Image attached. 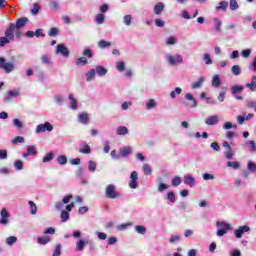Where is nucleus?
<instances>
[{"label":"nucleus","instance_id":"obj_1","mask_svg":"<svg viewBox=\"0 0 256 256\" xmlns=\"http://www.w3.org/2000/svg\"><path fill=\"white\" fill-rule=\"evenodd\" d=\"M104 195L106 199L115 200L121 198V193L117 191V185L115 184H108L105 187Z\"/></svg>","mask_w":256,"mask_h":256},{"label":"nucleus","instance_id":"obj_2","mask_svg":"<svg viewBox=\"0 0 256 256\" xmlns=\"http://www.w3.org/2000/svg\"><path fill=\"white\" fill-rule=\"evenodd\" d=\"M216 228H217V232H216L217 237H223L227 235V233H229V231H231L232 229L231 224L225 221H217Z\"/></svg>","mask_w":256,"mask_h":256},{"label":"nucleus","instance_id":"obj_3","mask_svg":"<svg viewBox=\"0 0 256 256\" xmlns=\"http://www.w3.org/2000/svg\"><path fill=\"white\" fill-rule=\"evenodd\" d=\"M15 41V33L12 32L8 27L5 30L4 36L0 37V47H5L9 43Z\"/></svg>","mask_w":256,"mask_h":256},{"label":"nucleus","instance_id":"obj_4","mask_svg":"<svg viewBox=\"0 0 256 256\" xmlns=\"http://www.w3.org/2000/svg\"><path fill=\"white\" fill-rule=\"evenodd\" d=\"M27 23H29V18L20 17L16 20V23H10L8 28L12 33H15V29H23Z\"/></svg>","mask_w":256,"mask_h":256},{"label":"nucleus","instance_id":"obj_5","mask_svg":"<svg viewBox=\"0 0 256 256\" xmlns=\"http://www.w3.org/2000/svg\"><path fill=\"white\" fill-rule=\"evenodd\" d=\"M21 95V91L19 89L9 90L3 97L4 103H13L17 97Z\"/></svg>","mask_w":256,"mask_h":256},{"label":"nucleus","instance_id":"obj_6","mask_svg":"<svg viewBox=\"0 0 256 256\" xmlns=\"http://www.w3.org/2000/svg\"><path fill=\"white\" fill-rule=\"evenodd\" d=\"M244 90H245V86L243 85H233L230 87L231 95H233V97L237 101H243V96H239V95H241V93H243Z\"/></svg>","mask_w":256,"mask_h":256},{"label":"nucleus","instance_id":"obj_7","mask_svg":"<svg viewBox=\"0 0 256 256\" xmlns=\"http://www.w3.org/2000/svg\"><path fill=\"white\" fill-rule=\"evenodd\" d=\"M53 129V124H51V122L46 121L43 124H38L36 126L35 133L37 135H39L40 133H45L46 131H48V133H51Z\"/></svg>","mask_w":256,"mask_h":256},{"label":"nucleus","instance_id":"obj_8","mask_svg":"<svg viewBox=\"0 0 256 256\" xmlns=\"http://www.w3.org/2000/svg\"><path fill=\"white\" fill-rule=\"evenodd\" d=\"M0 69H3L5 73H13L15 71V64L7 62L5 57H0Z\"/></svg>","mask_w":256,"mask_h":256},{"label":"nucleus","instance_id":"obj_9","mask_svg":"<svg viewBox=\"0 0 256 256\" xmlns=\"http://www.w3.org/2000/svg\"><path fill=\"white\" fill-rule=\"evenodd\" d=\"M10 217L11 213L9 212V210H7V208H2L0 211V225L7 227V225H9L10 223Z\"/></svg>","mask_w":256,"mask_h":256},{"label":"nucleus","instance_id":"obj_10","mask_svg":"<svg viewBox=\"0 0 256 256\" xmlns=\"http://www.w3.org/2000/svg\"><path fill=\"white\" fill-rule=\"evenodd\" d=\"M166 61L172 66L177 65V63L181 64L183 63V56L180 54H166Z\"/></svg>","mask_w":256,"mask_h":256},{"label":"nucleus","instance_id":"obj_11","mask_svg":"<svg viewBox=\"0 0 256 256\" xmlns=\"http://www.w3.org/2000/svg\"><path fill=\"white\" fill-rule=\"evenodd\" d=\"M55 53H56V55H62V57L67 59V57H69L71 51H69V48H67V46H65V44L60 43V44H57Z\"/></svg>","mask_w":256,"mask_h":256},{"label":"nucleus","instance_id":"obj_12","mask_svg":"<svg viewBox=\"0 0 256 256\" xmlns=\"http://www.w3.org/2000/svg\"><path fill=\"white\" fill-rule=\"evenodd\" d=\"M251 231V227L249 225L239 226L237 229L234 230V236L236 239H241L245 233H249Z\"/></svg>","mask_w":256,"mask_h":256},{"label":"nucleus","instance_id":"obj_13","mask_svg":"<svg viewBox=\"0 0 256 256\" xmlns=\"http://www.w3.org/2000/svg\"><path fill=\"white\" fill-rule=\"evenodd\" d=\"M139 173L137 171H132L130 174V182H129V187L130 189H137L139 187Z\"/></svg>","mask_w":256,"mask_h":256},{"label":"nucleus","instance_id":"obj_14","mask_svg":"<svg viewBox=\"0 0 256 256\" xmlns=\"http://www.w3.org/2000/svg\"><path fill=\"white\" fill-rule=\"evenodd\" d=\"M185 99L187 101H190L186 105H187V107H190L191 109H195V108H197V105H199V103L197 102V99H195V97L191 93L185 94Z\"/></svg>","mask_w":256,"mask_h":256},{"label":"nucleus","instance_id":"obj_15","mask_svg":"<svg viewBox=\"0 0 256 256\" xmlns=\"http://www.w3.org/2000/svg\"><path fill=\"white\" fill-rule=\"evenodd\" d=\"M183 183L184 185H187L192 189V187H195V183H196L195 177H193V175L191 174H186L183 177Z\"/></svg>","mask_w":256,"mask_h":256},{"label":"nucleus","instance_id":"obj_16","mask_svg":"<svg viewBox=\"0 0 256 256\" xmlns=\"http://www.w3.org/2000/svg\"><path fill=\"white\" fill-rule=\"evenodd\" d=\"M94 71L96 72V75H98V77H105V75H107V73H109V70H107V68H105L104 66H101V65H97L94 68Z\"/></svg>","mask_w":256,"mask_h":256},{"label":"nucleus","instance_id":"obj_17","mask_svg":"<svg viewBox=\"0 0 256 256\" xmlns=\"http://www.w3.org/2000/svg\"><path fill=\"white\" fill-rule=\"evenodd\" d=\"M30 155H37V150L33 145H30L26 148V152L22 154V157L23 159H27V157H30Z\"/></svg>","mask_w":256,"mask_h":256},{"label":"nucleus","instance_id":"obj_18","mask_svg":"<svg viewBox=\"0 0 256 256\" xmlns=\"http://www.w3.org/2000/svg\"><path fill=\"white\" fill-rule=\"evenodd\" d=\"M206 125L213 126L217 125L219 123V116L218 115H212L205 119Z\"/></svg>","mask_w":256,"mask_h":256},{"label":"nucleus","instance_id":"obj_19","mask_svg":"<svg viewBox=\"0 0 256 256\" xmlns=\"http://www.w3.org/2000/svg\"><path fill=\"white\" fill-rule=\"evenodd\" d=\"M228 7H229V2L223 0V1H220L218 5L215 7V11L217 12L222 11V13H225Z\"/></svg>","mask_w":256,"mask_h":256},{"label":"nucleus","instance_id":"obj_20","mask_svg":"<svg viewBox=\"0 0 256 256\" xmlns=\"http://www.w3.org/2000/svg\"><path fill=\"white\" fill-rule=\"evenodd\" d=\"M204 83H205V77L201 76L200 78H198L196 82L191 83L190 89H201Z\"/></svg>","mask_w":256,"mask_h":256},{"label":"nucleus","instance_id":"obj_21","mask_svg":"<svg viewBox=\"0 0 256 256\" xmlns=\"http://www.w3.org/2000/svg\"><path fill=\"white\" fill-rule=\"evenodd\" d=\"M68 99L70 100V109L77 111V109H79V102L77 99L73 97V94H69Z\"/></svg>","mask_w":256,"mask_h":256},{"label":"nucleus","instance_id":"obj_22","mask_svg":"<svg viewBox=\"0 0 256 256\" xmlns=\"http://www.w3.org/2000/svg\"><path fill=\"white\" fill-rule=\"evenodd\" d=\"M245 87L249 89V91H256V75L251 77V81L245 84Z\"/></svg>","mask_w":256,"mask_h":256},{"label":"nucleus","instance_id":"obj_23","mask_svg":"<svg viewBox=\"0 0 256 256\" xmlns=\"http://www.w3.org/2000/svg\"><path fill=\"white\" fill-rule=\"evenodd\" d=\"M153 11L155 15H161V13L165 11V4L163 2H158L156 5H154Z\"/></svg>","mask_w":256,"mask_h":256},{"label":"nucleus","instance_id":"obj_24","mask_svg":"<svg viewBox=\"0 0 256 256\" xmlns=\"http://www.w3.org/2000/svg\"><path fill=\"white\" fill-rule=\"evenodd\" d=\"M85 245H89V241H86L83 238H80L76 242V251H83L85 249Z\"/></svg>","mask_w":256,"mask_h":256},{"label":"nucleus","instance_id":"obj_25","mask_svg":"<svg viewBox=\"0 0 256 256\" xmlns=\"http://www.w3.org/2000/svg\"><path fill=\"white\" fill-rule=\"evenodd\" d=\"M116 135L123 137L125 135H129V128L126 126H118L116 128Z\"/></svg>","mask_w":256,"mask_h":256},{"label":"nucleus","instance_id":"obj_26","mask_svg":"<svg viewBox=\"0 0 256 256\" xmlns=\"http://www.w3.org/2000/svg\"><path fill=\"white\" fill-rule=\"evenodd\" d=\"M212 87H215V89H219V87H221V76L219 74L212 77Z\"/></svg>","mask_w":256,"mask_h":256},{"label":"nucleus","instance_id":"obj_27","mask_svg":"<svg viewBox=\"0 0 256 256\" xmlns=\"http://www.w3.org/2000/svg\"><path fill=\"white\" fill-rule=\"evenodd\" d=\"M213 22H214V29L216 33H221V27H223V21H221V19L216 17V18H213Z\"/></svg>","mask_w":256,"mask_h":256},{"label":"nucleus","instance_id":"obj_28","mask_svg":"<svg viewBox=\"0 0 256 256\" xmlns=\"http://www.w3.org/2000/svg\"><path fill=\"white\" fill-rule=\"evenodd\" d=\"M78 121L82 125H87L89 123V115H87V113L78 114Z\"/></svg>","mask_w":256,"mask_h":256},{"label":"nucleus","instance_id":"obj_29","mask_svg":"<svg viewBox=\"0 0 256 256\" xmlns=\"http://www.w3.org/2000/svg\"><path fill=\"white\" fill-rule=\"evenodd\" d=\"M87 63H89V60H87V57H85V56H82L75 60V65L77 67H83V66L87 65Z\"/></svg>","mask_w":256,"mask_h":256},{"label":"nucleus","instance_id":"obj_30","mask_svg":"<svg viewBox=\"0 0 256 256\" xmlns=\"http://www.w3.org/2000/svg\"><path fill=\"white\" fill-rule=\"evenodd\" d=\"M62 223H67L71 219V214L67 210H62L60 214Z\"/></svg>","mask_w":256,"mask_h":256},{"label":"nucleus","instance_id":"obj_31","mask_svg":"<svg viewBox=\"0 0 256 256\" xmlns=\"http://www.w3.org/2000/svg\"><path fill=\"white\" fill-rule=\"evenodd\" d=\"M227 167H230V169H234V171H237V169L241 168V163H239L238 161H228L226 163Z\"/></svg>","mask_w":256,"mask_h":256},{"label":"nucleus","instance_id":"obj_32","mask_svg":"<svg viewBox=\"0 0 256 256\" xmlns=\"http://www.w3.org/2000/svg\"><path fill=\"white\" fill-rule=\"evenodd\" d=\"M55 159V153L48 152L42 159V163H50V161H53Z\"/></svg>","mask_w":256,"mask_h":256},{"label":"nucleus","instance_id":"obj_33","mask_svg":"<svg viewBox=\"0 0 256 256\" xmlns=\"http://www.w3.org/2000/svg\"><path fill=\"white\" fill-rule=\"evenodd\" d=\"M95 75H97L96 72H95V68L90 69L86 73V81H88V82L93 81V79H95Z\"/></svg>","mask_w":256,"mask_h":256},{"label":"nucleus","instance_id":"obj_34","mask_svg":"<svg viewBox=\"0 0 256 256\" xmlns=\"http://www.w3.org/2000/svg\"><path fill=\"white\" fill-rule=\"evenodd\" d=\"M134 231L138 233V235H145V233H147V228L143 225H136Z\"/></svg>","mask_w":256,"mask_h":256},{"label":"nucleus","instance_id":"obj_35","mask_svg":"<svg viewBox=\"0 0 256 256\" xmlns=\"http://www.w3.org/2000/svg\"><path fill=\"white\" fill-rule=\"evenodd\" d=\"M172 187H179L181 183H183V178L181 176H174L171 180Z\"/></svg>","mask_w":256,"mask_h":256},{"label":"nucleus","instance_id":"obj_36","mask_svg":"<svg viewBox=\"0 0 256 256\" xmlns=\"http://www.w3.org/2000/svg\"><path fill=\"white\" fill-rule=\"evenodd\" d=\"M157 107V101L155 99H150L146 102L147 111H151V109H155Z\"/></svg>","mask_w":256,"mask_h":256},{"label":"nucleus","instance_id":"obj_37","mask_svg":"<svg viewBox=\"0 0 256 256\" xmlns=\"http://www.w3.org/2000/svg\"><path fill=\"white\" fill-rule=\"evenodd\" d=\"M54 102L56 103V105L58 107H61V105H63V103H65V99L63 98V96L61 94H57L54 96Z\"/></svg>","mask_w":256,"mask_h":256},{"label":"nucleus","instance_id":"obj_38","mask_svg":"<svg viewBox=\"0 0 256 256\" xmlns=\"http://www.w3.org/2000/svg\"><path fill=\"white\" fill-rule=\"evenodd\" d=\"M6 245L9 247H13L15 243H17V237L16 236H9L8 238L5 239Z\"/></svg>","mask_w":256,"mask_h":256},{"label":"nucleus","instance_id":"obj_39","mask_svg":"<svg viewBox=\"0 0 256 256\" xmlns=\"http://www.w3.org/2000/svg\"><path fill=\"white\" fill-rule=\"evenodd\" d=\"M88 171H90V173H95V171H97V162H95L93 160H89L88 161Z\"/></svg>","mask_w":256,"mask_h":256},{"label":"nucleus","instance_id":"obj_40","mask_svg":"<svg viewBox=\"0 0 256 256\" xmlns=\"http://www.w3.org/2000/svg\"><path fill=\"white\" fill-rule=\"evenodd\" d=\"M168 241L172 245L175 244V243H179V241H181V234L171 235Z\"/></svg>","mask_w":256,"mask_h":256},{"label":"nucleus","instance_id":"obj_41","mask_svg":"<svg viewBox=\"0 0 256 256\" xmlns=\"http://www.w3.org/2000/svg\"><path fill=\"white\" fill-rule=\"evenodd\" d=\"M202 59L205 65H213V59H211V54L204 53Z\"/></svg>","mask_w":256,"mask_h":256},{"label":"nucleus","instance_id":"obj_42","mask_svg":"<svg viewBox=\"0 0 256 256\" xmlns=\"http://www.w3.org/2000/svg\"><path fill=\"white\" fill-rule=\"evenodd\" d=\"M131 153H132L131 147H124L120 149L121 157H128V155H131Z\"/></svg>","mask_w":256,"mask_h":256},{"label":"nucleus","instance_id":"obj_43","mask_svg":"<svg viewBox=\"0 0 256 256\" xmlns=\"http://www.w3.org/2000/svg\"><path fill=\"white\" fill-rule=\"evenodd\" d=\"M28 205L30 207L31 215H37V204L33 202V200L28 201Z\"/></svg>","mask_w":256,"mask_h":256},{"label":"nucleus","instance_id":"obj_44","mask_svg":"<svg viewBox=\"0 0 256 256\" xmlns=\"http://www.w3.org/2000/svg\"><path fill=\"white\" fill-rule=\"evenodd\" d=\"M41 63L43 65H51L53 62L51 61V58L47 54H43L41 56Z\"/></svg>","mask_w":256,"mask_h":256},{"label":"nucleus","instance_id":"obj_45","mask_svg":"<svg viewBox=\"0 0 256 256\" xmlns=\"http://www.w3.org/2000/svg\"><path fill=\"white\" fill-rule=\"evenodd\" d=\"M183 93V90L180 87H176L173 91L170 92L171 99H175L177 95H181Z\"/></svg>","mask_w":256,"mask_h":256},{"label":"nucleus","instance_id":"obj_46","mask_svg":"<svg viewBox=\"0 0 256 256\" xmlns=\"http://www.w3.org/2000/svg\"><path fill=\"white\" fill-rule=\"evenodd\" d=\"M133 22V16L131 15H125L123 17V23L124 25H126L127 27H131V23Z\"/></svg>","mask_w":256,"mask_h":256},{"label":"nucleus","instance_id":"obj_47","mask_svg":"<svg viewBox=\"0 0 256 256\" xmlns=\"http://www.w3.org/2000/svg\"><path fill=\"white\" fill-rule=\"evenodd\" d=\"M12 145H19V143H25V138L23 136H16L11 140Z\"/></svg>","mask_w":256,"mask_h":256},{"label":"nucleus","instance_id":"obj_48","mask_svg":"<svg viewBox=\"0 0 256 256\" xmlns=\"http://www.w3.org/2000/svg\"><path fill=\"white\" fill-rule=\"evenodd\" d=\"M142 170L144 175H151L153 173V168L149 164H143Z\"/></svg>","mask_w":256,"mask_h":256},{"label":"nucleus","instance_id":"obj_49","mask_svg":"<svg viewBox=\"0 0 256 256\" xmlns=\"http://www.w3.org/2000/svg\"><path fill=\"white\" fill-rule=\"evenodd\" d=\"M111 45H112L111 42H108L106 40H100L98 42V47L100 49H107L108 47H111Z\"/></svg>","mask_w":256,"mask_h":256},{"label":"nucleus","instance_id":"obj_50","mask_svg":"<svg viewBox=\"0 0 256 256\" xmlns=\"http://www.w3.org/2000/svg\"><path fill=\"white\" fill-rule=\"evenodd\" d=\"M79 153L83 155H89L91 153V147L88 144H84L83 147L79 150Z\"/></svg>","mask_w":256,"mask_h":256},{"label":"nucleus","instance_id":"obj_51","mask_svg":"<svg viewBox=\"0 0 256 256\" xmlns=\"http://www.w3.org/2000/svg\"><path fill=\"white\" fill-rule=\"evenodd\" d=\"M51 238L50 237H38L37 238V243L39 245H47V243H50Z\"/></svg>","mask_w":256,"mask_h":256},{"label":"nucleus","instance_id":"obj_52","mask_svg":"<svg viewBox=\"0 0 256 256\" xmlns=\"http://www.w3.org/2000/svg\"><path fill=\"white\" fill-rule=\"evenodd\" d=\"M231 73L235 75L236 77L241 75V66L240 65H234L231 68Z\"/></svg>","mask_w":256,"mask_h":256},{"label":"nucleus","instance_id":"obj_53","mask_svg":"<svg viewBox=\"0 0 256 256\" xmlns=\"http://www.w3.org/2000/svg\"><path fill=\"white\" fill-rule=\"evenodd\" d=\"M230 11H237L239 9V3L237 0H230L229 2Z\"/></svg>","mask_w":256,"mask_h":256},{"label":"nucleus","instance_id":"obj_54","mask_svg":"<svg viewBox=\"0 0 256 256\" xmlns=\"http://www.w3.org/2000/svg\"><path fill=\"white\" fill-rule=\"evenodd\" d=\"M95 21L98 23V25H103V23H105V14H97L95 17Z\"/></svg>","mask_w":256,"mask_h":256},{"label":"nucleus","instance_id":"obj_55","mask_svg":"<svg viewBox=\"0 0 256 256\" xmlns=\"http://www.w3.org/2000/svg\"><path fill=\"white\" fill-rule=\"evenodd\" d=\"M82 55L83 57H87L88 59H91L93 57V50H91V48H84Z\"/></svg>","mask_w":256,"mask_h":256},{"label":"nucleus","instance_id":"obj_56","mask_svg":"<svg viewBox=\"0 0 256 256\" xmlns=\"http://www.w3.org/2000/svg\"><path fill=\"white\" fill-rule=\"evenodd\" d=\"M57 163H58V165H67V156L66 155L58 156Z\"/></svg>","mask_w":256,"mask_h":256},{"label":"nucleus","instance_id":"obj_57","mask_svg":"<svg viewBox=\"0 0 256 256\" xmlns=\"http://www.w3.org/2000/svg\"><path fill=\"white\" fill-rule=\"evenodd\" d=\"M12 125L16 127V129H22L23 128V122L19 120V118H15L12 120Z\"/></svg>","mask_w":256,"mask_h":256},{"label":"nucleus","instance_id":"obj_58","mask_svg":"<svg viewBox=\"0 0 256 256\" xmlns=\"http://www.w3.org/2000/svg\"><path fill=\"white\" fill-rule=\"evenodd\" d=\"M32 15H39V11H41V7L38 3L33 4V8L30 10Z\"/></svg>","mask_w":256,"mask_h":256},{"label":"nucleus","instance_id":"obj_59","mask_svg":"<svg viewBox=\"0 0 256 256\" xmlns=\"http://www.w3.org/2000/svg\"><path fill=\"white\" fill-rule=\"evenodd\" d=\"M14 168L16 171H23V162L21 160H15L14 161Z\"/></svg>","mask_w":256,"mask_h":256},{"label":"nucleus","instance_id":"obj_60","mask_svg":"<svg viewBox=\"0 0 256 256\" xmlns=\"http://www.w3.org/2000/svg\"><path fill=\"white\" fill-rule=\"evenodd\" d=\"M116 69H117L120 73H123V71H125V62H124V61H118V62H116Z\"/></svg>","mask_w":256,"mask_h":256},{"label":"nucleus","instance_id":"obj_61","mask_svg":"<svg viewBox=\"0 0 256 256\" xmlns=\"http://www.w3.org/2000/svg\"><path fill=\"white\" fill-rule=\"evenodd\" d=\"M245 145H249V146H250V151H251L252 153H255V151H256V144H255V141H253V140H248V141L245 142Z\"/></svg>","mask_w":256,"mask_h":256},{"label":"nucleus","instance_id":"obj_62","mask_svg":"<svg viewBox=\"0 0 256 256\" xmlns=\"http://www.w3.org/2000/svg\"><path fill=\"white\" fill-rule=\"evenodd\" d=\"M167 189H169V185L163 183V182H160L158 184V192L159 193H163V191H167Z\"/></svg>","mask_w":256,"mask_h":256},{"label":"nucleus","instance_id":"obj_63","mask_svg":"<svg viewBox=\"0 0 256 256\" xmlns=\"http://www.w3.org/2000/svg\"><path fill=\"white\" fill-rule=\"evenodd\" d=\"M247 169L251 173H256V164L254 162L249 161L247 164Z\"/></svg>","mask_w":256,"mask_h":256},{"label":"nucleus","instance_id":"obj_64","mask_svg":"<svg viewBox=\"0 0 256 256\" xmlns=\"http://www.w3.org/2000/svg\"><path fill=\"white\" fill-rule=\"evenodd\" d=\"M61 244H57L54 248L52 256H61Z\"/></svg>","mask_w":256,"mask_h":256}]
</instances>
